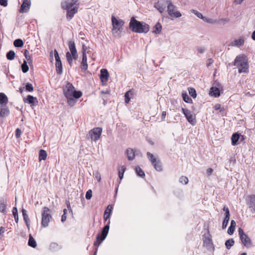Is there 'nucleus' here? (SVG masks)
<instances>
[{"instance_id": "f257e3e1", "label": "nucleus", "mask_w": 255, "mask_h": 255, "mask_svg": "<svg viewBox=\"0 0 255 255\" xmlns=\"http://www.w3.org/2000/svg\"><path fill=\"white\" fill-rule=\"evenodd\" d=\"M63 91L64 96L67 99V104L70 107H73L78 99L82 96V93L80 91H76L74 86L70 82H67L63 87Z\"/></svg>"}, {"instance_id": "f03ea898", "label": "nucleus", "mask_w": 255, "mask_h": 255, "mask_svg": "<svg viewBox=\"0 0 255 255\" xmlns=\"http://www.w3.org/2000/svg\"><path fill=\"white\" fill-rule=\"evenodd\" d=\"M129 27L133 32L136 33H147L149 30L147 24L137 21L133 17L130 19Z\"/></svg>"}, {"instance_id": "7ed1b4c3", "label": "nucleus", "mask_w": 255, "mask_h": 255, "mask_svg": "<svg viewBox=\"0 0 255 255\" xmlns=\"http://www.w3.org/2000/svg\"><path fill=\"white\" fill-rule=\"evenodd\" d=\"M233 65L238 68L240 73L249 72L248 58L244 54L238 55L234 60Z\"/></svg>"}, {"instance_id": "20e7f679", "label": "nucleus", "mask_w": 255, "mask_h": 255, "mask_svg": "<svg viewBox=\"0 0 255 255\" xmlns=\"http://www.w3.org/2000/svg\"><path fill=\"white\" fill-rule=\"evenodd\" d=\"M113 29L112 33L115 37H120L121 33L123 29L124 21L120 18H117L115 16L112 15L111 18Z\"/></svg>"}, {"instance_id": "39448f33", "label": "nucleus", "mask_w": 255, "mask_h": 255, "mask_svg": "<svg viewBox=\"0 0 255 255\" xmlns=\"http://www.w3.org/2000/svg\"><path fill=\"white\" fill-rule=\"evenodd\" d=\"M166 3L169 16L172 18H178L181 16V13L179 11L176 10V6L173 4L171 0H166Z\"/></svg>"}, {"instance_id": "423d86ee", "label": "nucleus", "mask_w": 255, "mask_h": 255, "mask_svg": "<svg viewBox=\"0 0 255 255\" xmlns=\"http://www.w3.org/2000/svg\"><path fill=\"white\" fill-rule=\"evenodd\" d=\"M110 221L109 220L107 224L102 230L101 234H98L96 237V240L94 243V246L98 247L106 239L108 234L110 228Z\"/></svg>"}, {"instance_id": "0eeeda50", "label": "nucleus", "mask_w": 255, "mask_h": 255, "mask_svg": "<svg viewBox=\"0 0 255 255\" xmlns=\"http://www.w3.org/2000/svg\"><path fill=\"white\" fill-rule=\"evenodd\" d=\"M102 132V128L100 127L94 128L91 129L87 135L88 138H90L92 141H97L101 137Z\"/></svg>"}, {"instance_id": "6e6552de", "label": "nucleus", "mask_w": 255, "mask_h": 255, "mask_svg": "<svg viewBox=\"0 0 255 255\" xmlns=\"http://www.w3.org/2000/svg\"><path fill=\"white\" fill-rule=\"evenodd\" d=\"M50 212L51 211L48 207H43L42 213L41 225L44 228L47 227L48 226L50 220L52 218Z\"/></svg>"}, {"instance_id": "1a4fd4ad", "label": "nucleus", "mask_w": 255, "mask_h": 255, "mask_svg": "<svg viewBox=\"0 0 255 255\" xmlns=\"http://www.w3.org/2000/svg\"><path fill=\"white\" fill-rule=\"evenodd\" d=\"M146 154L148 158L151 162L155 169L157 171H161L162 168L160 160L155 158L153 154L149 152H147Z\"/></svg>"}, {"instance_id": "9d476101", "label": "nucleus", "mask_w": 255, "mask_h": 255, "mask_svg": "<svg viewBox=\"0 0 255 255\" xmlns=\"http://www.w3.org/2000/svg\"><path fill=\"white\" fill-rule=\"evenodd\" d=\"M238 232L240 240L244 246L247 248L250 247L252 245L251 239L244 233V231L241 228L239 229Z\"/></svg>"}, {"instance_id": "9b49d317", "label": "nucleus", "mask_w": 255, "mask_h": 255, "mask_svg": "<svg viewBox=\"0 0 255 255\" xmlns=\"http://www.w3.org/2000/svg\"><path fill=\"white\" fill-rule=\"evenodd\" d=\"M79 0H66L61 2V7L63 9H71L75 6H78Z\"/></svg>"}, {"instance_id": "f8f14e48", "label": "nucleus", "mask_w": 255, "mask_h": 255, "mask_svg": "<svg viewBox=\"0 0 255 255\" xmlns=\"http://www.w3.org/2000/svg\"><path fill=\"white\" fill-rule=\"evenodd\" d=\"M246 202L251 212L253 214H255V195L248 196L246 199Z\"/></svg>"}, {"instance_id": "ddd939ff", "label": "nucleus", "mask_w": 255, "mask_h": 255, "mask_svg": "<svg viewBox=\"0 0 255 255\" xmlns=\"http://www.w3.org/2000/svg\"><path fill=\"white\" fill-rule=\"evenodd\" d=\"M182 112L186 118L188 122L192 125H195L196 124L195 118L192 115L191 111L188 109L182 108Z\"/></svg>"}, {"instance_id": "4468645a", "label": "nucleus", "mask_w": 255, "mask_h": 255, "mask_svg": "<svg viewBox=\"0 0 255 255\" xmlns=\"http://www.w3.org/2000/svg\"><path fill=\"white\" fill-rule=\"evenodd\" d=\"M68 46L70 51V53L72 56L74 60H77L78 58V55L74 41L73 40H69L68 42Z\"/></svg>"}, {"instance_id": "2eb2a0df", "label": "nucleus", "mask_w": 255, "mask_h": 255, "mask_svg": "<svg viewBox=\"0 0 255 255\" xmlns=\"http://www.w3.org/2000/svg\"><path fill=\"white\" fill-rule=\"evenodd\" d=\"M203 246L206 247L207 249H210L213 246L212 240L211 236L210 234L207 235H204L203 238Z\"/></svg>"}, {"instance_id": "dca6fc26", "label": "nucleus", "mask_w": 255, "mask_h": 255, "mask_svg": "<svg viewBox=\"0 0 255 255\" xmlns=\"http://www.w3.org/2000/svg\"><path fill=\"white\" fill-rule=\"evenodd\" d=\"M166 6H167L166 0H158L154 4V7L161 13L164 11Z\"/></svg>"}, {"instance_id": "f3484780", "label": "nucleus", "mask_w": 255, "mask_h": 255, "mask_svg": "<svg viewBox=\"0 0 255 255\" xmlns=\"http://www.w3.org/2000/svg\"><path fill=\"white\" fill-rule=\"evenodd\" d=\"M79 6H75L71 9H65L67 10L66 18L68 21L70 20L74 16V14L78 11Z\"/></svg>"}, {"instance_id": "a211bd4d", "label": "nucleus", "mask_w": 255, "mask_h": 255, "mask_svg": "<svg viewBox=\"0 0 255 255\" xmlns=\"http://www.w3.org/2000/svg\"><path fill=\"white\" fill-rule=\"evenodd\" d=\"M31 5L30 0H23L20 6V12H27L29 11Z\"/></svg>"}, {"instance_id": "6ab92c4d", "label": "nucleus", "mask_w": 255, "mask_h": 255, "mask_svg": "<svg viewBox=\"0 0 255 255\" xmlns=\"http://www.w3.org/2000/svg\"><path fill=\"white\" fill-rule=\"evenodd\" d=\"M109 77V74L108 70L106 69L101 70L100 79L102 83H106L108 81Z\"/></svg>"}, {"instance_id": "aec40b11", "label": "nucleus", "mask_w": 255, "mask_h": 255, "mask_svg": "<svg viewBox=\"0 0 255 255\" xmlns=\"http://www.w3.org/2000/svg\"><path fill=\"white\" fill-rule=\"evenodd\" d=\"M9 110L6 105H2L0 108V117L4 118L9 115Z\"/></svg>"}, {"instance_id": "412c9836", "label": "nucleus", "mask_w": 255, "mask_h": 255, "mask_svg": "<svg viewBox=\"0 0 255 255\" xmlns=\"http://www.w3.org/2000/svg\"><path fill=\"white\" fill-rule=\"evenodd\" d=\"M7 206L6 199L4 197L0 198V212L2 213H6Z\"/></svg>"}, {"instance_id": "4be33fe9", "label": "nucleus", "mask_w": 255, "mask_h": 255, "mask_svg": "<svg viewBox=\"0 0 255 255\" xmlns=\"http://www.w3.org/2000/svg\"><path fill=\"white\" fill-rule=\"evenodd\" d=\"M113 207L112 205H108L107 209H106L104 215V219L105 221H107L109 219L112 212Z\"/></svg>"}, {"instance_id": "5701e85b", "label": "nucleus", "mask_w": 255, "mask_h": 255, "mask_svg": "<svg viewBox=\"0 0 255 255\" xmlns=\"http://www.w3.org/2000/svg\"><path fill=\"white\" fill-rule=\"evenodd\" d=\"M126 154L129 160H132L135 157V150L132 148H128L126 150Z\"/></svg>"}, {"instance_id": "b1692460", "label": "nucleus", "mask_w": 255, "mask_h": 255, "mask_svg": "<svg viewBox=\"0 0 255 255\" xmlns=\"http://www.w3.org/2000/svg\"><path fill=\"white\" fill-rule=\"evenodd\" d=\"M22 216H23V220L26 225V226L27 227V228L29 229V226H30V219L28 217V215L27 214V211L26 210H25L24 209H22Z\"/></svg>"}, {"instance_id": "393cba45", "label": "nucleus", "mask_w": 255, "mask_h": 255, "mask_svg": "<svg viewBox=\"0 0 255 255\" xmlns=\"http://www.w3.org/2000/svg\"><path fill=\"white\" fill-rule=\"evenodd\" d=\"M82 70L85 71L88 68L87 55H82V60L81 65Z\"/></svg>"}, {"instance_id": "a878e982", "label": "nucleus", "mask_w": 255, "mask_h": 255, "mask_svg": "<svg viewBox=\"0 0 255 255\" xmlns=\"http://www.w3.org/2000/svg\"><path fill=\"white\" fill-rule=\"evenodd\" d=\"M210 94L215 97H218L220 95V92L219 88L217 87H212L210 89Z\"/></svg>"}, {"instance_id": "bb28decb", "label": "nucleus", "mask_w": 255, "mask_h": 255, "mask_svg": "<svg viewBox=\"0 0 255 255\" xmlns=\"http://www.w3.org/2000/svg\"><path fill=\"white\" fill-rule=\"evenodd\" d=\"M240 136V135L237 133H235L233 134L231 137L232 145H236L238 144V142Z\"/></svg>"}, {"instance_id": "cd10ccee", "label": "nucleus", "mask_w": 255, "mask_h": 255, "mask_svg": "<svg viewBox=\"0 0 255 255\" xmlns=\"http://www.w3.org/2000/svg\"><path fill=\"white\" fill-rule=\"evenodd\" d=\"M8 98L7 96L3 93H0V104L5 105L8 103Z\"/></svg>"}, {"instance_id": "c85d7f7f", "label": "nucleus", "mask_w": 255, "mask_h": 255, "mask_svg": "<svg viewBox=\"0 0 255 255\" xmlns=\"http://www.w3.org/2000/svg\"><path fill=\"white\" fill-rule=\"evenodd\" d=\"M162 29V25L159 22H157L154 26L152 32L155 34H159Z\"/></svg>"}, {"instance_id": "c756f323", "label": "nucleus", "mask_w": 255, "mask_h": 255, "mask_svg": "<svg viewBox=\"0 0 255 255\" xmlns=\"http://www.w3.org/2000/svg\"><path fill=\"white\" fill-rule=\"evenodd\" d=\"M244 40L243 38H239L234 40L233 42L232 45L237 47H240L244 45Z\"/></svg>"}, {"instance_id": "7c9ffc66", "label": "nucleus", "mask_w": 255, "mask_h": 255, "mask_svg": "<svg viewBox=\"0 0 255 255\" xmlns=\"http://www.w3.org/2000/svg\"><path fill=\"white\" fill-rule=\"evenodd\" d=\"M47 157V153L46 151L43 149H40L39 152V160H45Z\"/></svg>"}, {"instance_id": "2f4dec72", "label": "nucleus", "mask_w": 255, "mask_h": 255, "mask_svg": "<svg viewBox=\"0 0 255 255\" xmlns=\"http://www.w3.org/2000/svg\"><path fill=\"white\" fill-rule=\"evenodd\" d=\"M28 245L30 247H31L33 248H35L37 246L36 243L34 239L32 237L31 235L29 236V240L28 242Z\"/></svg>"}, {"instance_id": "473e14b6", "label": "nucleus", "mask_w": 255, "mask_h": 255, "mask_svg": "<svg viewBox=\"0 0 255 255\" xmlns=\"http://www.w3.org/2000/svg\"><path fill=\"white\" fill-rule=\"evenodd\" d=\"M135 172L137 175L142 178L145 177V174L142 169L138 166H136L135 168Z\"/></svg>"}, {"instance_id": "72a5a7b5", "label": "nucleus", "mask_w": 255, "mask_h": 255, "mask_svg": "<svg viewBox=\"0 0 255 255\" xmlns=\"http://www.w3.org/2000/svg\"><path fill=\"white\" fill-rule=\"evenodd\" d=\"M56 70L57 73L61 74L62 73V62H56L55 63Z\"/></svg>"}, {"instance_id": "f704fd0d", "label": "nucleus", "mask_w": 255, "mask_h": 255, "mask_svg": "<svg viewBox=\"0 0 255 255\" xmlns=\"http://www.w3.org/2000/svg\"><path fill=\"white\" fill-rule=\"evenodd\" d=\"M66 57L68 64L70 66L73 65V60L74 59L72 56L69 52H67L66 53Z\"/></svg>"}, {"instance_id": "c9c22d12", "label": "nucleus", "mask_w": 255, "mask_h": 255, "mask_svg": "<svg viewBox=\"0 0 255 255\" xmlns=\"http://www.w3.org/2000/svg\"><path fill=\"white\" fill-rule=\"evenodd\" d=\"M235 242L233 239H230L227 240L225 242V246L228 250L230 249L231 248L234 246Z\"/></svg>"}, {"instance_id": "e433bc0d", "label": "nucleus", "mask_w": 255, "mask_h": 255, "mask_svg": "<svg viewBox=\"0 0 255 255\" xmlns=\"http://www.w3.org/2000/svg\"><path fill=\"white\" fill-rule=\"evenodd\" d=\"M24 54V56H25L26 59L27 60L28 63L29 64L30 63H32V57L29 54V51L27 49L25 50Z\"/></svg>"}, {"instance_id": "4c0bfd02", "label": "nucleus", "mask_w": 255, "mask_h": 255, "mask_svg": "<svg viewBox=\"0 0 255 255\" xmlns=\"http://www.w3.org/2000/svg\"><path fill=\"white\" fill-rule=\"evenodd\" d=\"M15 56V53L13 50H10L6 55V58L9 60H12L14 59Z\"/></svg>"}, {"instance_id": "58836bf2", "label": "nucleus", "mask_w": 255, "mask_h": 255, "mask_svg": "<svg viewBox=\"0 0 255 255\" xmlns=\"http://www.w3.org/2000/svg\"><path fill=\"white\" fill-rule=\"evenodd\" d=\"M12 214L15 222L17 223L18 222V215L17 209L15 207H13L12 209Z\"/></svg>"}, {"instance_id": "ea45409f", "label": "nucleus", "mask_w": 255, "mask_h": 255, "mask_svg": "<svg viewBox=\"0 0 255 255\" xmlns=\"http://www.w3.org/2000/svg\"><path fill=\"white\" fill-rule=\"evenodd\" d=\"M13 44L15 47H21L23 45V42L20 39H17L14 40Z\"/></svg>"}, {"instance_id": "a19ab883", "label": "nucleus", "mask_w": 255, "mask_h": 255, "mask_svg": "<svg viewBox=\"0 0 255 255\" xmlns=\"http://www.w3.org/2000/svg\"><path fill=\"white\" fill-rule=\"evenodd\" d=\"M132 95V92L131 91H128L127 92L125 95V103L128 104L129 103L130 98V96Z\"/></svg>"}, {"instance_id": "79ce46f5", "label": "nucleus", "mask_w": 255, "mask_h": 255, "mask_svg": "<svg viewBox=\"0 0 255 255\" xmlns=\"http://www.w3.org/2000/svg\"><path fill=\"white\" fill-rule=\"evenodd\" d=\"M182 95L185 102L190 103L192 102V99L188 96L186 93H183Z\"/></svg>"}, {"instance_id": "37998d69", "label": "nucleus", "mask_w": 255, "mask_h": 255, "mask_svg": "<svg viewBox=\"0 0 255 255\" xmlns=\"http://www.w3.org/2000/svg\"><path fill=\"white\" fill-rule=\"evenodd\" d=\"M35 100H36V98L33 97L31 95H28L26 98L27 102L30 104L34 103Z\"/></svg>"}, {"instance_id": "c03bdc74", "label": "nucleus", "mask_w": 255, "mask_h": 255, "mask_svg": "<svg viewBox=\"0 0 255 255\" xmlns=\"http://www.w3.org/2000/svg\"><path fill=\"white\" fill-rule=\"evenodd\" d=\"M29 68L26 61H24L23 63L21 65V70L23 73H26L28 71Z\"/></svg>"}, {"instance_id": "a18cd8bd", "label": "nucleus", "mask_w": 255, "mask_h": 255, "mask_svg": "<svg viewBox=\"0 0 255 255\" xmlns=\"http://www.w3.org/2000/svg\"><path fill=\"white\" fill-rule=\"evenodd\" d=\"M179 182L183 184H187L188 182V179L187 177L182 176L179 179Z\"/></svg>"}, {"instance_id": "49530a36", "label": "nucleus", "mask_w": 255, "mask_h": 255, "mask_svg": "<svg viewBox=\"0 0 255 255\" xmlns=\"http://www.w3.org/2000/svg\"><path fill=\"white\" fill-rule=\"evenodd\" d=\"M189 93L190 95L193 98H195L196 97L197 94L196 90L193 88H190L189 89Z\"/></svg>"}, {"instance_id": "de8ad7c7", "label": "nucleus", "mask_w": 255, "mask_h": 255, "mask_svg": "<svg viewBox=\"0 0 255 255\" xmlns=\"http://www.w3.org/2000/svg\"><path fill=\"white\" fill-rule=\"evenodd\" d=\"M191 12L192 13H194V14H195L198 18H201L202 19L204 17V16H203V15H202V14L201 13L199 12V11H197L196 10L191 9Z\"/></svg>"}, {"instance_id": "09e8293b", "label": "nucleus", "mask_w": 255, "mask_h": 255, "mask_svg": "<svg viewBox=\"0 0 255 255\" xmlns=\"http://www.w3.org/2000/svg\"><path fill=\"white\" fill-rule=\"evenodd\" d=\"M93 175L99 182H100L101 181V174L98 171L94 172Z\"/></svg>"}, {"instance_id": "8fccbe9b", "label": "nucleus", "mask_w": 255, "mask_h": 255, "mask_svg": "<svg viewBox=\"0 0 255 255\" xmlns=\"http://www.w3.org/2000/svg\"><path fill=\"white\" fill-rule=\"evenodd\" d=\"M25 90L28 92H32L33 91V87L31 83H27L25 85Z\"/></svg>"}, {"instance_id": "3c124183", "label": "nucleus", "mask_w": 255, "mask_h": 255, "mask_svg": "<svg viewBox=\"0 0 255 255\" xmlns=\"http://www.w3.org/2000/svg\"><path fill=\"white\" fill-rule=\"evenodd\" d=\"M125 169H126V168L124 166H122L121 170H120L119 171V178L120 179V180H122L123 178L124 174L125 171Z\"/></svg>"}, {"instance_id": "603ef678", "label": "nucleus", "mask_w": 255, "mask_h": 255, "mask_svg": "<svg viewBox=\"0 0 255 255\" xmlns=\"http://www.w3.org/2000/svg\"><path fill=\"white\" fill-rule=\"evenodd\" d=\"M202 20H203L205 22H206L209 23H215L216 22V20H214L213 19L205 16L203 17Z\"/></svg>"}, {"instance_id": "864d4df0", "label": "nucleus", "mask_w": 255, "mask_h": 255, "mask_svg": "<svg viewBox=\"0 0 255 255\" xmlns=\"http://www.w3.org/2000/svg\"><path fill=\"white\" fill-rule=\"evenodd\" d=\"M54 57H55L56 62H61V60H60V58L59 56L58 51L56 50H54Z\"/></svg>"}, {"instance_id": "5fc2aeb1", "label": "nucleus", "mask_w": 255, "mask_h": 255, "mask_svg": "<svg viewBox=\"0 0 255 255\" xmlns=\"http://www.w3.org/2000/svg\"><path fill=\"white\" fill-rule=\"evenodd\" d=\"M92 196V192L91 190H89L87 191L86 194V198L88 200H90Z\"/></svg>"}, {"instance_id": "6e6d98bb", "label": "nucleus", "mask_w": 255, "mask_h": 255, "mask_svg": "<svg viewBox=\"0 0 255 255\" xmlns=\"http://www.w3.org/2000/svg\"><path fill=\"white\" fill-rule=\"evenodd\" d=\"M5 232V228L3 227H0V239L3 237V234Z\"/></svg>"}, {"instance_id": "4d7b16f0", "label": "nucleus", "mask_w": 255, "mask_h": 255, "mask_svg": "<svg viewBox=\"0 0 255 255\" xmlns=\"http://www.w3.org/2000/svg\"><path fill=\"white\" fill-rule=\"evenodd\" d=\"M223 210L225 211V216H230V211L228 207L225 206L223 208Z\"/></svg>"}, {"instance_id": "13d9d810", "label": "nucleus", "mask_w": 255, "mask_h": 255, "mask_svg": "<svg viewBox=\"0 0 255 255\" xmlns=\"http://www.w3.org/2000/svg\"><path fill=\"white\" fill-rule=\"evenodd\" d=\"M235 228L229 227L228 230V233L230 235H232L235 231Z\"/></svg>"}, {"instance_id": "bf43d9fd", "label": "nucleus", "mask_w": 255, "mask_h": 255, "mask_svg": "<svg viewBox=\"0 0 255 255\" xmlns=\"http://www.w3.org/2000/svg\"><path fill=\"white\" fill-rule=\"evenodd\" d=\"M21 133V130L19 128H17L15 130V136L18 138L19 137Z\"/></svg>"}, {"instance_id": "052dcab7", "label": "nucleus", "mask_w": 255, "mask_h": 255, "mask_svg": "<svg viewBox=\"0 0 255 255\" xmlns=\"http://www.w3.org/2000/svg\"><path fill=\"white\" fill-rule=\"evenodd\" d=\"M0 4L1 6H6L7 5V0H0Z\"/></svg>"}, {"instance_id": "680f3d73", "label": "nucleus", "mask_w": 255, "mask_h": 255, "mask_svg": "<svg viewBox=\"0 0 255 255\" xmlns=\"http://www.w3.org/2000/svg\"><path fill=\"white\" fill-rule=\"evenodd\" d=\"M197 50L198 52L200 53L201 54L203 53L205 51V49L202 47L197 48Z\"/></svg>"}, {"instance_id": "e2e57ef3", "label": "nucleus", "mask_w": 255, "mask_h": 255, "mask_svg": "<svg viewBox=\"0 0 255 255\" xmlns=\"http://www.w3.org/2000/svg\"><path fill=\"white\" fill-rule=\"evenodd\" d=\"M87 50V47L85 45H83L82 46V55H87L86 54V51Z\"/></svg>"}, {"instance_id": "0e129e2a", "label": "nucleus", "mask_w": 255, "mask_h": 255, "mask_svg": "<svg viewBox=\"0 0 255 255\" xmlns=\"http://www.w3.org/2000/svg\"><path fill=\"white\" fill-rule=\"evenodd\" d=\"M213 63V60L212 58H209L207 61V66L209 67Z\"/></svg>"}, {"instance_id": "69168bd1", "label": "nucleus", "mask_w": 255, "mask_h": 255, "mask_svg": "<svg viewBox=\"0 0 255 255\" xmlns=\"http://www.w3.org/2000/svg\"><path fill=\"white\" fill-rule=\"evenodd\" d=\"M228 223L229 222H228L227 221H225L224 220L223 221V223H222V228L223 229H225L227 227Z\"/></svg>"}, {"instance_id": "338daca9", "label": "nucleus", "mask_w": 255, "mask_h": 255, "mask_svg": "<svg viewBox=\"0 0 255 255\" xmlns=\"http://www.w3.org/2000/svg\"><path fill=\"white\" fill-rule=\"evenodd\" d=\"M236 226V222H235L234 220H232V221H231V225H230V227L235 228Z\"/></svg>"}, {"instance_id": "774afa93", "label": "nucleus", "mask_w": 255, "mask_h": 255, "mask_svg": "<svg viewBox=\"0 0 255 255\" xmlns=\"http://www.w3.org/2000/svg\"><path fill=\"white\" fill-rule=\"evenodd\" d=\"M213 170L212 168H209L207 170V173L208 174V175H210L212 174V173L213 172Z\"/></svg>"}]
</instances>
